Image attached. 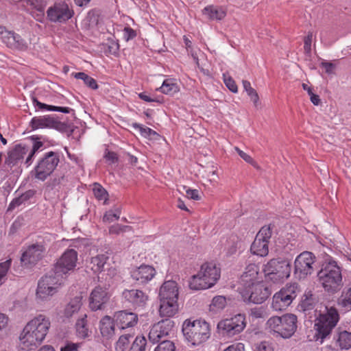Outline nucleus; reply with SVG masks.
<instances>
[{
	"label": "nucleus",
	"instance_id": "nucleus-1",
	"mask_svg": "<svg viewBox=\"0 0 351 351\" xmlns=\"http://www.w3.org/2000/svg\"><path fill=\"white\" fill-rule=\"evenodd\" d=\"M77 254L74 249H67L57 259L53 268L38 280L36 289L38 298L44 300L57 292L68 275L74 271L77 265Z\"/></svg>",
	"mask_w": 351,
	"mask_h": 351
},
{
	"label": "nucleus",
	"instance_id": "nucleus-2",
	"mask_svg": "<svg viewBox=\"0 0 351 351\" xmlns=\"http://www.w3.org/2000/svg\"><path fill=\"white\" fill-rule=\"evenodd\" d=\"M51 322L44 315H38L25 326L20 337L21 349L29 351L36 349L45 339Z\"/></svg>",
	"mask_w": 351,
	"mask_h": 351
},
{
	"label": "nucleus",
	"instance_id": "nucleus-3",
	"mask_svg": "<svg viewBox=\"0 0 351 351\" xmlns=\"http://www.w3.org/2000/svg\"><path fill=\"white\" fill-rule=\"evenodd\" d=\"M317 276L319 282L329 295L339 292L343 286L342 269L330 256L325 258Z\"/></svg>",
	"mask_w": 351,
	"mask_h": 351
},
{
	"label": "nucleus",
	"instance_id": "nucleus-4",
	"mask_svg": "<svg viewBox=\"0 0 351 351\" xmlns=\"http://www.w3.org/2000/svg\"><path fill=\"white\" fill-rule=\"evenodd\" d=\"M298 317L287 313L282 316H272L266 322V329L276 338L289 339L296 332Z\"/></svg>",
	"mask_w": 351,
	"mask_h": 351
},
{
	"label": "nucleus",
	"instance_id": "nucleus-5",
	"mask_svg": "<svg viewBox=\"0 0 351 351\" xmlns=\"http://www.w3.org/2000/svg\"><path fill=\"white\" fill-rule=\"evenodd\" d=\"M182 331L185 340L192 346L204 343L210 336V325L202 319H186L182 324Z\"/></svg>",
	"mask_w": 351,
	"mask_h": 351
},
{
	"label": "nucleus",
	"instance_id": "nucleus-6",
	"mask_svg": "<svg viewBox=\"0 0 351 351\" xmlns=\"http://www.w3.org/2000/svg\"><path fill=\"white\" fill-rule=\"evenodd\" d=\"M299 291L298 283L287 284L273 295L271 307L276 311L286 310L297 297Z\"/></svg>",
	"mask_w": 351,
	"mask_h": 351
},
{
	"label": "nucleus",
	"instance_id": "nucleus-7",
	"mask_svg": "<svg viewBox=\"0 0 351 351\" xmlns=\"http://www.w3.org/2000/svg\"><path fill=\"white\" fill-rule=\"evenodd\" d=\"M60 162V153L50 151L38 160L32 173L34 178L45 181L56 169Z\"/></svg>",
	"mask_w": 351,
	"mask_h": 351
},
{
	"label": "nucleus",
	"instance_id": "nucleus-8",
	"mask_svg": "<svg viewBox=\"0 0 351 351\" xmlns=\"http://www.w3.org/2000/svg\"><path fill=\"white\" fill-rule=\"evenodd\" d=\"M291 268V264L287 260L271 259L265 265L264 271L269 280L279 283L289 277Z\"/></svg>",
	"mask_w": 351,
	"mask_h": 351
},
{
	"label": "nucleus",
	"instance_id": "nucleus-9",
	"mask_svg": "<svg viewBox=\"0 0 351 351\" xmlns=\"http://www.w3.org/2000/svg\"><path fill=\"white\" fill-rule=\"evenodd\" d=\"M239 289L245 303L262 304L271 294L270 289L263 281L250 285V287Z\"/></svg>",
	"mask_w": 351,
	"mask_h": 351
},
{
	"label": "nucleus",
	"instance_id": "nucleus-10",
	"mask_svg": "<svg viewBox=\"0 0 351 351\" xmlns=\"http://www.w3.org/2000/svg\"><path fill=\"white\" fill-rule=\"evenodd\" d=\"M245 326V315L237 314L234 317L220 321L217 324V329L223 337L230 338L241 333Z\"/></svg>",
	"mask_w": 351,
	"mask_h": 351
},
{
	"label": "nucleus",
	"instance_id": "nucleus-11",
	"mask_svg": "<svg viewBox=\"0 0 351 351\" xmlns=\"http://www.w3.org/2000/svg\"><path fill=\"white\" fill-rule=\"evenodd\" d=\"M315 262V255L308 251L300 253L294 262V275L301 280L306 278L314 271L313 264Z\"/></svg>",
	"mask_w": 351,
	"mask_h": 351
},
{
	"label": "nucleus",
	"instance_id": "nucleus-12",
	"mask_svg": "<svg viewBox=\"0 0 351 351\" xmlns=\"http://www.w3.org/2000/svg\"><path fill=\"white\" fill-rule=\"evenodd\" d=\"M46 14L50 22L64 23L73 16L74 11L66 2L59 1L49 7Z\"/></svg>",
	"mask_w": 351,
	"mask_h": 351
},
{
	"label": "nucleus",
	"instance_id": "nucleus-13",
	"mask_svg": "<svg viewBox=\"0 0 351 351\" xmlns=\"http://www.w3.org/2000/svg\"><path fill=\"white\" fill-rule=\"evenodd\" d=\"M130 274L135 285L143 286L154 278L156 271L152 265L142 264L139 267L132 268Z\"/></svg>",
	"mask_w": 351,
	"mask_h": 351
},
{
	"label": "nucleus",
	"instance_id": "nucleus-14",
	"mask_svg": "<svg viewBox=\"0 0 351 351\" xmlns=\"http://www.w3.org/2000/svg\"><path fill=\"white\" fill-rule=\"evenodd\" d=\"M175 326V322L170 319H165L154 324L149 332V340L152 343H156L160 341L161 339L168 336L173 330Z\"/></svg>",
	"mask_w": 351,
	"mask_h": 351
},
{
	"label": "nucleus",
	"instance_id": "nucleus-15",
	"mask_svg": "<svg viewBox=\"0 0 351 351\" xmlns=\"http://www.w3.org/2000/svg\"><path fill=\"white\" fill-rule=\"evenodd\" d=\"M110 300L107 289L101 286L95 287L89 296V308L93 311L103 310Z\"/></svg>",
	"mask_w": 351,
	"mask_h": 351
},
{
	"label": "nucleus",
	"instance_id": "nucleus-16",
	"mask_svg": "<svg viewBox=\"0 0 351 351\" xmlns=\"http://www.w3.org/2000/svg\"><path fill=\"white\" fill-rule=\"evenodd\" d=\"M44 251L45 247L42 244L35 243L29 245L21 255V263L27 267L35 265L42 258Z\"/></svg>",
	"mask_w": 351,
	"mask_h": 351
},
{
	"label": "nucleus",
	"instance_id": "nucleus-17",
	"mask_svg": "<svg viewBox=\"0 0 351 351\" xmlns=\"http://www.w3.org/2000/svg\"><path fill=\"white\" fill-rule=\"evenodd\" d=\"M122 297L135 308L145 307L149 298L145 292L134 289H125L122 292Z\"/></svg>",
	"mask_w": 351,
	"mask_h": 351
},
{
	"label": "nucleus",
	"instance_id": "nucleus-18",
	"mask_svg": "<svg viewBox=\"0 0 351 351\" xmlns=\"http://www.w3.org/2000/svg\"><path fill=\"white\" fill-rule=\"evenodd\" d=\"M29 151V146L24 143L16 144L11 150L8 152V156L5 158L3 167H10L17 165L21 162L24 156Z\"/></svg>",
	"mask_w": 351,
	"mask_h": 351
},
{
	"label": "nucleus",
	"instance_id": "nucleus-19",
	"mask_svg": "<svg viewBox=\"0 0 351 351\" xmlns=\"http://www.w3.org/2000/svg\"><path fill=\"white\" fill-rule=\"evenodd\" d=\"M113 317L116 326L120 330L132 328L138 322V315L127 311H118Z\"/></svg>",
	"mask_w": 351,
	"mask_h": 351
},
{
	"label": "nucleus",
	"instance_id": "nucleus-20",
	"mask_svg": "<svg viewBox=\"0 0 351 351\" xmlns=\"http://www.w3.org/2000/svg\"><path fill=\"white\" fill-rule=\"evenodd\" d=\"M199 275L202 276L211 287H213L220 278L221 269L213 262H206L202 265Z\"/></svg>",
	"mask_w": 351,
	"mask_h": 351
},
{
	"label": "nucleus",
	"instance_id": "nucleus-21",
	"mask_svg": "<svg viewBox=\"0 0 351 351\" xmlns=\"http://www.w3.org/2000/svg\"><path fill=\"white\" fill-rule=\"evenodd\" d=\"M258 266L256 264H250L241 275L239 280L241 287L239 288L250 287L255 283L261 282L258 278Z\"/></svg>",
	"mask_w": 351,
	"mask_h": 351
},
{
	"label": "nucleus",
	"instance_id": "nucleus-22",
	"mask_svg": "<svg viewBox=\"0 0 351 351\" xmlns=\"http://www.w3.org/2000/svg\"><path fill=\"white\" fill-rule=\"evenodd\" d=\"M178 287L174 280H166L161 285L159 291V300H178Z\"/></svg>",
	"mask_w": 351,
	"mask_h": 351
},
{
	"label": "nucleus",
	"instance_id": "nucleus-23",
	"mask_svg": "<svg viewBox=\"0 0 351 351\" xmlns=\"http://www.w3.org/2000/svg\"><path fill=\"white\" fill-rule=\"evenodd\" d=\"M340 319L339 312L335 307H326V311L320 313L316 317L315 322H319L326 326L331 325V328L334 329Z\"/></svg>",
	"mask_w": 351,
	"mask_h": 351
},
{
	"label": "nucleus",
	"instance_id": "nucleus-24",
	"mask_svg": "<svg viewBox=\"0 0 351 351\" xmlns=\"http://www.w3.org/2000/svg\"><path fill=\"white\" fill-rule=\"evenodd\" d=\"M332 343L340 350L351 349V332L338 328L333 335Z\"/></svg>",
	"mask_w": 351,
	"mask_h": 351
},
{
	"label": "nucleus",
	"instance_id": "nucleus-25",
	"mask_svg": "<svg viewBox=\"0 0 351 351\" xmlns=\"http://www.w3.org/2000/svg\"><path fill=\"white\" fill-rule=\"evenodd\" d=\"M115 322L114 317L105 315L99 321V330L101 336L107 339H110L115 333Z\"/></svg>",
	"mask_w": 351,
	"mask_h": 351
},
{
	"label": "nucleus",
	"instance_id": "nucleus-26",
	"mask_svg": "<svg viewBox=\"0 0 351 351\" xmlns=\"http://www.w3.org/2000/svg\"><path fill=\"white\" fill-rule=\"evenodd\" d=\"M178 300H160L159 313L161 317H171L178 311Z\"/></svg>",
	"mask_w": 351,
	"mask_h": 351
},
{
	"label": "nucleus",
	"instance_id": "nucleus-27",
	"mask_svg": "<svg viewBox=\"0 0 351 351\" xmlns=\"http://www.w3.org/2000/svg\"><path fill=\"white\" fill-rule=\"evenodd\" d=\"M315 335L314 339L316 341L319 342L321 344L324 341L329 339L331 336L333 329L331 328V325H324L322 323L315 322L314 324Z\"/></svg>",
	"mask_w": 351,
	"mask_h": 351
},
{
	"label": "nucleus",
	"instance_id": "nucleus-28",
	"mask_svg": "<svg viewBox=\"0 0 351 351\" xmlns=\"http://www.w3.org/2000/svg\"><path fill=\"white\" fill-rule=\"evenodd\" d=\"M53 117L51 115H44L34 117L29 123L31 131L38 129H51Z\"/></svg>",
	"mask_w": 351,
	"mask_h": 351
},
{
	"label": "nucleus",
	"instance_id": "nucleus-29",
	"mask_svg": "<svg viewBox=\"0 0 351 351\" xmlns=\"http://www.w3.org/2000/svg\"><path fill=\"white\" fill-rule=\"evenodd\" d=\"M317 300L311 291H306L298 304V308L303 312L311 311L315 306Z\"/></svg>",
	"mask_w": 351,
	"mask_h": 351
},
{
	"label": "nucleus",
	"instance_id": "nucleus-30",
	"mask_svg": "<svg viewBox=\"0 0 351 351\" xmlns=\"http://www.w3.org/2000/svg\"><path fill=\"white\" fill-rule=\"evenodd\" d=\"M250 251L253 254L263 257L269 253V243L257 237L251 245Z\"/></svg>",
	"mask_w": 351,
	"mask_h": 351
},
{
	"label": "nucleus",
	"instance_id": "nucleus-31",
	"mask_svg": "<svg viewBox=\"0 0 351 351\" xmlns=\"http://www.w3.org/2000/svg\"><path fill=\"white\" fill-rule=\"evenodd\" d=\"M202 13L209 19L217 21L223 19L226 15V11L222 8L213 5L205 7Z\"/></svg>",
	"mask_w": 351,
	"mask_h": 351
},
{
	"label": "nucleus",
	"instance_id": "nucleus-32",
	"mask_svg": "<svg viewBox=\"0 0 351 351\" xmlns=\"http://www.w3.org/2000/svg\"><path fill=\"white\" fill-rule=\"evenodd\" d=\"M36 194V191L33 189H29L26 191L25 193H22L19 196L14 198L11 202L10 203L8 211H12L15 208L19 207V206L22 205L23 204L29 201L32 197L34 196Z\"/></svg>",
	"mask_w": 351,
	"mask_h": 351
},
{
	"label": "nucleus",
	"instance_id": "nucleus-33",
	"mask_svg": "<svg viewBox=\"0 0 351 351\" xmlns=\"http://www.w3.org/2000/svg\"><path fill=\"white\" fill-rule=\"evenodd\" d=\"M189 287L191 290L199 291L211 288L206 280L198 272L193 275L189 281Z\"/></svg>",
	"mask_w": 351,
	"mask_h": 351
},
{
	"label": "nucleus",
	"instance_id": "nucleus-34",
	"mask_svg": "<svg viewBox=\"0 0 351 351\" xmlns=\"http://www.w3.org/2000/svg\"><path fill=\"white\" fill-rule=\"evenodd\" d=\"M156 90L163 94L173 95L178 93L180 89L175 79L168 78L165 80L161 86Z\"/></svg>",
	"mask_w": 351,
	"mask_h": 351
},
{
	"label": "nucleus",
	"instance_id": "nucleus-35",
	"mask_svg": "<svg viewBox=\"0 0 351 351\" xmlns=\"http://www.w3.org/2000/svg\"><path fill=\"white\" fill-rule=\"evenodd\" d=\"M75 329L77 336L82 339H85L90 335L86 320V315L78 319L75 323Z\"/></svg>",
	"mask_w": 351,
	"mask_h": 351
},
{
	"label": "nucleus",
	"instance_id": "nucleus-36",
	"mask_svg": "<svg viewBox=\"0 0 351 351\" xmlns=\"http://www.w3.org/2000/svg\"><path fill=\"white\" fill-rule=\"evenodd\" d=\"M108 259V257L105 254H98L96 256L92 257L90 262L91 270L94 273L102 271Z\"/></svg>",
	"mask_w": 351,
	"mask_h": 351
},
{
	"label": "nucleus",
	"instance_id": "nucleus-37",
	"mask_svg": "<svg viewBox=\"0 0 351 351\" xmlns=\"http://www.w3.org/2000/svg\"><path fill=\"white\" fill-rule=\"evenodd\" d=\"M71 75L76 79L82 80L84 84L92 90H97L99 88L97 81L84 72L73 73Z\"/></svg>",
	"mask_w": 351,
	"mask_h": 351
},
{
	"label": "nucleus",
	"instance_id": "nucleus-38",
	"mask_svg": "<svg viewBox=\"0 0 351 351\" xmlns=\"http://www.w3.org/2000/svg\"><path fill=\"white\" fill-rule=\"evenodd\" d=\"M51 129L56 130L62 133H68V136L71 135L74 132L73 125L72 124L58 121L53 117Z\"/></svg>",
	"mask_w": 351,
	"mask_h": 351
},
{
	"label": "nucleus",
	"instance_id": "nucleus-39",
	"mask_svg": "<svg viewBox=\"0 0 351 351\" xmlns=\"http://www.w3.org/2000/svg\"><path fill=\"white\" fill-rule=\"evenodd\" d=\"M275 225L271 223L268 225L263 226L258 232L256 237L269 243Z\"/></svg>",
	"mask_w": 351,
	"mask_h": 351
},
{
	"label": "nucleus",
	"instance_id": "nucleus-40",
	"mask_svg": "<svg viewBox=\"0 0 351 351\" xmlns=\"http://www.w3.org/2000/svg\"><path fill=\"white\" fill-rule=\"evenodd\" d=\"M81 300L80 297H75L69 302L64 310V314L66 317H71L74 313L80 310L82 305Z\"/></svg>",
	"mask_w": 351,
	"mask_h": 351
},
{
	"label": "nucleus",
	"instance_id": "nucleus-41",
	"mask_svg": "<svg viewBox=\"0 0 351 351\" xmlns=\"http://www.w3.org/2000/svg\"><path fill=\"white\" fill-rule=\"evenodd\" d=\"M93 191L95 198L98 200H104V204H106L108 199L107 191L98 182L93 184Z\"/></svg>",
	"mask_w": 351,
	"mask_h": 351
},
{
	"label": "nucleus",
	"instance_id": "nucleus-42",
	"mask_svg": "<svg viewBox=\"0 0 351 351\" xmlns=\"http://www.w3.org/2000/svg\"><path fill=\"white\" fill-rule=\"evenodd\" d=\"M86 20L88 22V25L91 27L98 26L101 19V11L99 9L93 8L88 11Z\"/></svg>",
	"mask_w": 351,
	"mask_h": 351
},
{
	"label": "nucleus",
	"instance_id": "nucleus-43",
	"mask_svg": "<svg viewBox=\"0 0 351 351\" xmlns=\"http://www.w3.org/2000/svg\"><path fill=\"white\" fill-rule=\"evenodd\" d=\"M132 337L133 335L130 333L121 335L115 343L116 351H125L128 347L130 339Z\"/></svg>",
	"mask_w": 351,
	"mask_h": 351
},
{
	"label": "nucleus",
	"instance_id": "nucleus-44",
	"mask_svg": "<svg viewBox=\"0 0 351 351\" xmlns=\"http://www.w3.org/2000/svg\"><path fill=\"white\" fill-rule=\"evenodd\" d=\"M242 82L245 91L247 93V95L250 97L254 106L256 107L259 101V97L256 90L252 87L249 81L243 80Z\"/></svg>",
	"mask_w": 351,
	"mask_h": 351
},
{
	"label": "nucleus",
	"instance_id": "nucleus-45",
	"mask_svg": "<svg viewBox=\"0 0 351 351\" xmlns=\"http://www.w3.org/2000/svg\"><path fill=\"white\" fill-rule=\"evenodd\" d=\"M147 340L144 336H137L133 341L129 351H145Z\"/></svg>",
	"mask_w": 351,
	"mask_h": 351
},
{
	"label": "nucleus",
	"instance_id": "nucleus-46",
	"mask_svg": "<svg viewBox=\"0 0 351 351\" xmlns=\"http://www.w3.org/2000/svg\"><path fill=\"white\" fill-rule=\"evenodd\" d=\"M132 126L135 129H138L141 135L145 138H150L152 136L158 135V133L156 131L140 123H133Z\"/></svg>",
	"mask_w": 351,
	"mask_h": 351
},
{
	"label": "nucleus",
	"instance_id": "nucleus-47",
	"mask_svg": "<svg viewBox=\"0 0 351 351\" xmlns=\"http://www.w3.org/2000/svg\"><path fill=\"white\" fill-rule=\"evenodd\" d=\"M121 212L119 207L116 208L114 210H109L106 211L103 217V221L110 223L114 220H118L120 217Z\"/></svg>",
	"mask_w": 351,
	"mask_h": 351
},
{
	"label": "nucleus",
	"instance_id": "nucleus-48",
	"mask_svg": "<svg viewBox=\"0 0 351 351\" xmlns=\"http://www.w3.org/2000/svg\"><path fill=\"white\" fill-rule=\"evenodd\" d=\"M339 303L347 309H351V287L342 292Z\"/></svg>",
	"mask_w": 351,
	"mask_h": 351
},
{
	"label": "nucleus",
	"instance_id": "nucleus-49",
	"mask_svg": "<svg viewBox=\"0 0 351 351\" xmlns=\"http://www.w3.org/2000/svg\"><path fill=\"white\" fill-rule=\"evenodd\" d=\"M12 259H8L4 262L0 263V286L3 285L6 280V274L10 268Z\"/></svg>",
	"mask_w": 351,
	"mask_h": 351
},
{
	"label": "nucleus",
	"instance_id": "nucleus-50",
	"mask_svg": "<svg viewBox=\"0 0 351 351\" xmlns=\"http://www.w3.org/2000/svg\"><path fill=\"white\" fill-rule=\"evenodd\" d=\"M154 351H176L175 343L170 340L160 341Z\"/></svg>",
	"mask_w": 351,
	"mask_h": 351
},
{
	"label": "nucleus",
	"instance_id": "nucleus-51",
	"mask_svg": "<svg viewBox=\"0 0 351 351\" xmlns=\"http://www.w3.org/2000/svg\"><path fill=\"white\" fill-rule=\"evenodd\" d=\"M105 53L117 57L119 54V45L118 42L110 40L105 48Z\"/></svg>",
	"mask_w": 351,
	"mask_h": 351
},
{
	"label": "nucleus",
	"instance_id": "nucleus-52",
	"mask_svg": "<svg viewBox=\"0 0 351 351\" xmlns=\"http://www.w3.org/2000/svg\"><path fill=\"white\" fill-rule=\"evenodd\" d=\"M226 304V298L223 295H217L213 298L210 306L220 311L223 309Z\"/></svg>",
	"mask_w": 351,
	"mask_h": 351
},
{
	"label": "nucleus",
	"instance_id": "nucleus-53",
	"mask_svg": "<svg viewBox=\"0 0 351 351\" xmlns=\"http://www.w3.org/2000/svg\"><path fill=\"white\" fill-rule=\"evenodd\" d=\"M223 82L226 87L232 93H236L238 92V88L235 83V81L232 77L223 74Z\"/></svg>",
	"mask_w": 351,
	"mask_h": 351
},
{
	"label": "nucleus",
	"instance_id": "nucleus-54",
	"mask_svg": "<svg viewBox=\"0 0 351 351\" xmlns=\"http://www.w3.org/2000/svg\"><path fill=\"white\" fill-rule=\"evenodd\" d=\"M104 158L106 159L110 165L115 164L119 162V156L117 153L106 149L104 152Z\"/></svg>",
	"mask_w": 351,
	"mask_h": 351
},
{
	"label": "nucleus",
	"instance_id": "nucleus-55",
	"mask_svg": "<svg viewBox=\"0 0 351 351\" xmlns=\"http://www.w3.org/2000/svg\"><path fill=\"white\" fill-rule=\"evenodd\" d=\"M29 138L33 141L31 151L36 153L42 147H43L44 143L40 141L42 138L41 136L33 135L29 136Z\"/></svg>",
	"mask_w": 351,
	"mask_h": 351
},
{
	"label": "nucleus",
	"instance_id": "nucleus-56",
	"mask_svg": "<svg viewBox=\"0 0 351 351\" xmlns=\"http://www.w3.org/2000/svg\"><path fill=\"white\" fill-rule=\"evenodd\" d=\"M130 228L128 226H123L119 223H116L109 228V233L110 234H119L121 232H124L127 229Z\"/></svg>",
	"mask_w": 351,
	"mask_h": 351
},
{
	"label": "nucleus",
	"instance_id": "nucleus-57",
	"mask_svg": "<svg viewBox=\"0 0 351 351\" xmlns=\"http://www.w3.org/2000/svg\"><path fill=\"white\" fill-rule=\"evenodd\" d=\"M254 351H274L272 343L263 341L255 346Z\"/></svg>",
	"mask_w": 351,
	"mask_h": 351
},
{
	"label": "nucleus",
	"instance_id": "nucleus-58",
	"mask_svg": "<svg viewBox=\"0 0 351 351\" xmlns=\"http://www.w3.org/2000/svg\"><path fill=\"white\" fill-rule=\"evenodd\" d=\"M136 35V32L130 27L123 29V38L126 41L134 39Z\"/></svg>",
	"mask_w": 351,
	"mask_h": 351
},
{
	"label": "nucleus",
	"instance_id": "nucleus-59",
	"mask_svg": "<svg viewBox=\"0 0 351 351\" xmlns=\"http://www.w3.org/2000/svg\"><path fill=\"white\" fill-rule=\"evenodd\" d=\"M13 47L21 51H25L27 49L28 45L27 42L19 35V39L16 38Z\"/></svg>",
	"mask_w": 351,
	"mask_h": 351
},
{
	"label": "nucleus",
	"instance_id": "nucleus-60",
	"mask_svg": "<svg viewBox=\"0 0 351 351\" xmlns=\"http://www.w3.org/2000/svg\"><path fill=\"white\" fill-rule=\"evenodd\" d=\"M32 103L36 109V111H48L49 104L40 102L36 97H32Z\"/></svg>",
	"mask_w": 351,
	"mask_h": 351
},
{
	"label": "nucleus",
	"instance_id": "nucleus-61",
	"mask_svg": "<svg viewBox=\"0 0 351 351\" xmlns=\"http://www.w3.org/2000/svg\"><path fill=\"white\" fill-rule=\"evenodd\" d=\"M313 38V34L309 32L304 39V49L306 53H311V43Z\"/></svg>",
	"mask_w": 351,
	"mask_h": 351
},
{
	"label": "nucleus",
	"instance_id": "nucleus-62",
	"mask_svg": "<svg viewBox=\"0 0 351 351\" xmlns=\"http://www.w3.org/2000/svg\"><path fill=\"white\" fill-rule=\"evenodd\" d=\"M16 38H19V34L15 33L14 32H8V36L5 37V42L9 45L10 47H13L14 44V40Z\"/></svg>",
	"mask_w": 351,
	"mask_h": 351
},
{
	"label": "nucleus",
	"instance_id": "nucleus-63",
	"mask_svg": "<svg viewBox=\"0 0 351 351\" xmlns=\"http://www.w3.org/2000/svg\"><path fill=\"white\" fill-rule=\"evenodd\" d=\"M184 189H186L185 191L188 198L193 200L200 199L199 191L197 189H191L190 188H186V186H184Z\"/></svg>",
	"mask_w": 351,
	"mask_h": 351
},
{
	"label": "nucleus",
	"instance_id": "nucleus-64",
	"mask_svg": "<svg viewBox=\"0 0 351 351\" xmlns=\"http://www.w3.org/2000/svg\"><path fill=\"white\" fill-rule=\"evenodd\" d=\"M223 351H244V345L241 343L232 344L226 348Z\"/></svg>",
	"mask_w": 351,
	"mask_h": 351
}]
</instances>
